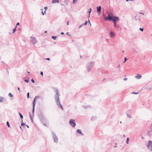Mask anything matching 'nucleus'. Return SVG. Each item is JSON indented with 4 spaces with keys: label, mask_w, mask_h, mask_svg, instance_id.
Segmentation results:
<instances>
[{
    "label": "nucleus",
    "mask_w": 152,
    "mask_h": 152,
    "mask_svg": "<svg viewBox=\"0 0 152 152\" xmlns=\"http://www.w3.org/2000/svg\"><path fill=\"white\" fill-rule=\"evenodd\" d=\"M119 19L118 17L114 16L111 14H108L107 17L104 18L105 20H113L114 23V26L115 27L116 26V22Z\"/></svg>",
    "instance_id": "1"
},
{
    "label": "nucleus",
    "mask_w": 152,
    "mask_h": 152,
    "mask_svg": "<svg viewBox=\"0 0 152 152\" xmlns=\"http://www.w3.org/2000/svg\"><path fill=\"white\" fill-rule=\"evenodd\" d=\"M55 91L56 93L55 96V99L56 101V104L59 107H60L62 110H63V108L62 107V105L61 104L60 102L59 98L60 94L58 93V90L57 89H55Z\"/></svg>",
    "instance_id": "2"
},
{
    "label": "nucleus",
    "mask_w": 152,
    "mask_h": 152,
    "mask_svg": "<svg viewBox=\"0 0 152 152\" xmlns=\"http://www.w3.org/2000/svg\"><path fill=\"white\" fill-rule=\"evenodd\" d=\"M94 64V62H91L87 64L86 67L88 72H89L91 70Z\"/></svg>",
    "instance_id": "3"
},
{
    "label": "nucleus",
    "mask_w": 152,
    "mask_h": 152,
    "mask_svg": "<svg viewBox=\"0 0 152 152\" xmlns=\"http://www.w3.org/2000/svg\"><path fill=\"white\" fill-rule=\"evenodd\" d=\"M147 147L149 151H152V141L150 140L148 141Z\"/></svg>",
    "instance_id": "4"
},
{
    "label": "nucleus",
    "mask_w": 152,
    "mask_h": 152,
    "mask_svg": "<svg viewBox=\"0 0 152 152\" xmlns=\"http://www.w3.org/2000/svg\"><path fill=\"white\" fill-rule=\"evenodd\" d=\"M69 124L70 125L73 127H75L76 126V124L75 123V120L72 119H71L69 120Z\"/></svg>",
    "instance_id": "5"
},
{
    "label": "nucleus",
    "mask_w": 152,
    "mask_h": 152,
    "mask_svg": "<svg viewBox=\"0 0 152 152\" xmlns=\"http://www.w3.org/2000/svg\"><path fill=\"white\" fill-rule=\"evenodd\" d=\"M52 136L54 142L57 143L58 141V138L56 136L55 134L53 132H52Z\"/></svg>",
    "instance_id": "6"
},
{
    "label": "nucleus",
    "mask_w": 152,
    "mask_h": 152,
    "mask_svg": "<svg viewBox=\"0 0 152 152\" xmlns=\"http://www.w3.org/2000/svg\"><path fill=\"white\" fill-rule=\"evenodd\" d=\"M31 39L30 41L33 44L35 45L37 42V40L36 38L34 37H31Z\"/></svg>",
    "instance_id": "7"
},
{
    "label": "nucleus",
    "mask_w": 152,
    "mask_h": 152,
    "mask_svg": "<svg viewBox=\"0 0 152 152\" xmlns=\"http://www.w3.org/2000/svg\"><path fill=\"white\" fill-rule=\"evenodd\" d=\"M142 77V76L139 74H137L136 76H135V78L137 79H140Z\"/></svg>",
    "instance_id": "8"
},
{
    "label": "nucleus",
    "mask_w": 152,
    "mask_h": 152,
    "mask_svg": "<svg viewBox=\"0 0 152 152\" xmlns=\"http://www.w3.org/2000/svg\"><path fill=\"white\" fill-rule=\"evenodd\" d=\"M101 6L97 7V11L98 12H100L101 11Z\"/></svg>",
    "instance_id": "9"
},
{
    "label": "nucleus",
    "mask_w": 152,
    "mask_h": 152,
    "mask_svg": "<svg viewBox=\"0 0 152 152\" xmlns=\"http://www.w3.org/2000/svg\"><path fill=\"white\" fill-rule=\"evenodd\" d=\"M51 3H59V0H53Z\"/></svg>",
    "instance_id": "10"
},
{
    "label": "nucleus",
    "mask_w": 152,
    "mask_h": 152,
    "mask_svg": "<svg viewBox=\"0 0 152 152\" xmlns=\"http://www.w3.org/2000/svg\"><path fill=\"white\" fill-rule=\"evenodd\" d=\"M110 34L111 37H113L115 36L114 34L112 31H110Z\"/></svg>",
    "instance_id": "11"
},
{
    "label": "nucleus",
    "mask_w": 152,
    "mask_h": 152,
    "mask_svg": "<svg viewBox=\"0 0 152 152\" xmlns=\"http://www.w3.org/2000/svg\"><path fill=\"white\" fill-rule=\"evenodd\" d=\"M77 132L78 133H80V134H82L83 135V134L81 132V130L80 129H77Z\"/></svg>",
    "instance_id": "12"
},
{
    "label": "nucleus",
    "mask_w": 152,
    "mask_h": 152,
    "mask_svg": "<svg viewBox=\"0 0 152 152\" xmlns=\"http://www.w3.org/2000/svg\"><path fill=\"white\" fill-rule=\"evenodd\" d=\"M37 99H35V98H34L33 100V106H35L36 104V101Z\"/></svg>",
    "instance_id": "13"
},
{
    "label": "nucleus",
    "mask_w": 152,
    "mask_h": 152,
    "mask_svg": "<svg viewBox=\"0 0 152 152\" xmlns=\"http://www.w3.org/2000/svg\"><path fill=\"white\" fill-rule=\"evenodd\" d=\"M91 9L90 8L89 9V10L88 12V13H89V15L88 17V18H89L90 17V13L91 12Z\"/></svg>",
    "instance_id": "14"
},
{
    "label": "nucleus",
    "mask_w": 152,
    "mask_h": 152,
    "mask_svg": "<svg viewBox=\"0 0 152 152\" xmlns=\"http://www.w3.org/2000/svg\"><path fill=\"white\" fill-rule=\"evenodd\" d=\"M96 116H93L91 118V120L96 119Z\"/></svg>",
    "instance_id": "15"
},
{
    "label": "nucleus",
    "mask_w": 152,
    "mask_h": 152,
    "mask_svg": "<svg viewBox=\"0 0 152 152\" xmlns=\"http://www.w3.org/2000/svg\"><path fill=\"white\" fill-rule=\"evenodd\" d=\"M19 114L20 116V118L22 119V118H23V116L20 113H19Z\"/></svg>",
    "instance_id": "16"
},
{
    "label": "nucleus",
    "mask_w": 152,
    "mask_h": 152,
    "mask_svg": "<svg viewBox=\"0 0 152 152\" xmlns=\"http://www.w3.org/2000/svg\"><path fill=\"white\" fill-rule=\"evenodd\" d=\"M3 100V97L0 96V102H2Z\"/></svg>",
    "instance_id": "17"
},
{
    "label": "nucleus",
    "mask_w": 152,
    "mask_h": 152,
    "mask_svg": "<svg viewBox=\"0 0 152 152\" xmlns=\"http://www.w3.org/2000/svg\"><path fill=\"white\" fill-rule=\"evenodd\" d=\"M137 16H135V20L137 21V20H138L139 21H140V19L139 18H138L137 19Z\"/></svg>",
    "instance_id": "18"
},
{
    "label": "nucleus",
    "mask_w": 152,
    "mask_h": 152,
    "mask_svg": "<svg viewBox=\"0 0 152 152\" xmlns=\"http://www.w3.org/2000/svg\"><path fill=\"white\" fill-rule=\"evenodd\" d=\"M56 38H57L56 36H52V38L54 40H55L56 39Z\"/></svg>",
    "instance_id": "19"
},
{
    "label": "nucleus",
    "mask_w": 152,
    "mask_h": 152,
    "mask_svg": "<svg viewBox=\"0 0 152 152\" xmlns=\"http://www.w3.org/2000/svg\"><path fill=\"white\" fill-rule=\"evenodd\" d=\"M8 95L10 97H13V95L10 93H9Z\"/></svg>",
    "instance_id": "20"
},
{
    "label": "nucleus",
    "mask_w": 152,
    "mask_h": 152,
    "mask_svg": "<svg viewBox=\"0 0 152 152\" xmlns=\"http://www.w3.org/2000/svg\"><path fill=\"white\" fill-rule=\"evenodd\" d=\"M16 31V27L13 28V33H14Z\"/></svg>",
    "instance_id": "21"
},
{
    "label": "nucleus",
    "mask_w": 152,
    "mask_h": 152,
    "mask_svg": "<svg viewBox=\"0 0 152 152\" xmlns=\"http://www.w3.org/2000/svg\"><path fill=\"white\" fill-rule=\"evenodd\" d=\"M129 138H127V139H126V143L127 144H128L129 143Z\"/></svg>",
    "instance_id": "22"
},
{
    "label": "nucleus",
    "mask_w": 152,
    "mask_h": 152,
    "mask_svg": "<svg viewBox=\"0 0 152 152\" xmlns=\"http://www.w3.org/2000/svg\"><path fill=\"white\" fill-rule=\"evenodd\" d=\"M77 0H73V3L74 4L76 3Z\"/></svg>",
    "instance_id": "23"
},
{
    "label": "nucleus",
    "mask_w": 152,
    "mask_h": 152,
    "mask_svg": "<svg viewBox=\"0 0 152 152\" xmlns=\"http://www.w3.org/2000/svg\"><path fill=\"white\" fill-rule=\"evenodd\" d=\"M127 117H128L129 118H132L131 116L130 115H129V114H127Z\"/></svg>",
    "instance_id": "24"
},
{
    "label": "nucleus",
    "mask_w": 152,
    "mask_h": 152,
    "mask_svg": "<svg viewBox=\"0 0 152 152\" xmlns=\"http://www.w3.org/2000/svg\"><path fill=\"white\" fill-rule=\"evenodd\" d=\"M87 23H88V21H86L85 22V23H84L83 24V25H87Z\"/></svg>",
    "instance_id": "25"
},
{
    "label": "nucleus",
    "mask_w": 152,
    "mask_h": 152,
    "mask_svg": "<svg viewBox=\"0 0 152 152\" xmlns=\"http://www.w3.org/2000/svg\"><path fill=\"white\" fill-rule=\"evenodd\" d=\"M7 125L8 127H10V125L8 121H7Z\"/></svg>",
    "instance_id": "26"
},
{
    "label": "nucleus",
    "mask_w": 152,
    "mask_h": 152,
    "mask_svg": "<svg viewBox=\"0 0 152 152\" xmlns=\"http://www.w3.org/2000/svg\"><path fill=\"white\" fill-rule=\"evenodd\" d=\"M34 107H35V106H33V110H32V113H34Z\"/></svg>",
    "instance_id": "27"
},
{
    "label": "nucleus",
    "mask_w": 152,
    "mask_h": 152,
    "mask_svg": "<svg viewBox=\"0 0 152 152\" xmlns=\"http://www.w3.org/2000/svg\"><path fill=\"white\" fill-rule=\"evenodd\" d=\"M139 29L140 31H142L144 30L143 28H140Z\"/></svg>",
    "instance_id": "28"
},
{
    "label": "nucleus",
    "mask_w": 152,
    "mask_h": 152,
    "mask_svg": "<svg viewBox=\"0 0 152 152\" xmlns=\"http://www.w3.org/2000/svg\"><path fill=\"white\" fill-rule=\"evenodd\" d=\"M138 93V92H132V94H137Z\"/></svg>",
    "instance_id": "29"
},
{
    "label": "nucleus",
    "mask_w": 152,
    "mask_h": 152,
    "mask_svg": "<svg viewBox=\"0 0 152 152\" xmlns=\"http://www.w3.org/2000/svg\"><path fill=\"white\" fill-rule=\"evenodd\" d=\"M126 60H127V58H126V57H125V58H124V61L123 62V63H125L126 62Z\"/></svg>",
    "instance_id": "30"
},
{
    "label": "nucleus",
    "mask_w": 152,
    "mask_h": 152,
    "mask_svg": "<svg viewBox=\"0 0 152 152\" xmlns=\"http://www.w3.org/2000/svg\"><path fill=\"white\" fill-rule=\"evenodd\" d=\"M25 125V123H23V122H22V123H21V126H23V125Z\"/></svg>",
    "instance_id": "31"
},
{
    "label": "nucleus",
    "mask_w": 152,
    "mask_h": 152,
    "mask_svg": "<svg viewBox=\"0 0 152 152\" xmlns=\"http://www.w3.org/2000/svg\"><path fill=\"white\" fill-rule=\"evenodd\" d=\"M39 96H36L34 98H35V99H38L39 98Z\"/></svg>",
    "instance_id": "32"
},
{
    "label": "nucleus",
    "mask_w": 152,
    "mask_h": 152,
    "mask_svg": "<svg viewBox=\"0 0 152 152\" xmlns=\"http://www.w3.org/2000/svg\"><path fill=\"white\" fill-rule=\"evenodd\" d=\"M29 115H30V119H32L33 118H32V116L31 115L30 113H29Z\"/></svg>",
    "instance_id": "33"
},
{
    "label": "nucleus",
    "mask_w": 152,
    "mask_h": 152,
    "mask_svg": "<svg viewBox=\"0 0 152 152\" xmlns=\"http://www.w3.org/2000/svg\"><path fill=\"white\" fill-rule=\"evenodd\" d=\"M83 25V24H82V25H80L79 26V28H81V27H82Z\"/></svg>",
    "instance_id": "34"
},
{
    "label": "nucleus",
    "mask_w": 152,
    "mask_h": 152,
    "mask_svg": "<svg viewBox=\"0 0 152 152\" xmlns=\"http://www.w3.org/2000/svg\"><path fill=\"white\" fill-rule=\"evenodd\" d=\"M29 92H28L27 93V98H29Z\"/></svg>",
    "instance_id": "35"
},
{
    "label": "nucleus",
    "mask_w": 152,
    "mask_h": 152,
    "mask_svg": "<svg viewBox=\"0 0 152 152\" xmlns=\"http://www.w3.org/2000/svg\"><path fill=\"white\" fill-rule=\"evenodd\" d=\"M44 9L45 10V11H46V10H47L48 9V7H44Z\"/></svg>",
    "instance_id": "36"
},
{
    "label": "nucleus",
    "mask_w": 152,
    "mask_h": 152,
    "mask_svg": "<svg viewBox=\"0 0 152 152\" xmlns=\"http://www.w3.org/2000/svg\"><path fill=\"white\" fill-rule=\"evenodd\" d=\"M31 81L33 83H34L35 82L34 80L33 79H31Z\"/></svg>",
    "instance_id": "37"
},
{
    "label": "nucleus",
    "mask_w": 152,
    "mask_h": 152,
    "mask_svg": "<svg viewBox=\"0 0 152 152\" xmlns=\"http://www.w3.org/2000/svg\"><path fill=\"white\" fill-rule=\"evenodd\" d=\"M25 81L27 83H28V81H29V80H25Z\"/></svg>",
    "instance_id": "38"
},
{
    "label": "nucleus",
    "mask_w": 152,
    "mask_h": 152,
    "mask_svg": "<svg viewBox=\"0 0 152 152\" xmlns=\"http://www.w3.org/2000/svg\"><path fill=\"white\" fill-rule=\"evenodd\" d=\"M45 13V11L44 12H43L42 11V14L43 15H44V14Z\"/></svg>",
    "instance_id": "39"
},
{
    "label": "nucleus",
    "mask_w": 152,
    "mask_h": 152,
    "mask_svg": "<svg viewBox=\"0 0 152 152\" xmlns=\"http://www.w3.org/2000/svg\"><path fill=\"white\" fill-rule=\"evenodd\" d=\"M40 74L42 75V76H43V73L42 72H41Z\"/></svg>",
    "instance_id": "40"
},
{
    "label": "nucleus",
    "mask_w": 152,
    "mask_h": 152,
    "mask_svg": "<svg viewBox=\"0 0 152 152\" xmlns=\"http://www.w3.org/2000/svg\"><path fill=\"white\" fill-rule=\"evenodd\" d=\"M83 107L85 109H86L88 107H86V106H83Z\"/></svg>",
    "instance_id": "41"
},
{
    "label": "nucleus",
    "mask_w": 152,
    "mask_h": 152,
    "mask_svg": "<svg viewBox=\"0 0 152 152\" xmlns=\"http://www.w3.org/2000/svg\"><path fill=\"white\" fill-rule=\"evenodd\" d=\"M18 90L19 91V92H20V88L19 87H18Z\"/></svg>",
    "instance_id": "42"
},
{
    "label": "nucleus",
    "mask_w": 152,
    "mask_h": 152,
    "mask_svg": "<svg viewBox=\"0 0 152 152\" xmlns=\"http://www.w3.org/2000/svg\"><path fill=\"white\" fill-rule=\"evenodd\" d=\"M19 25V23H18L17 24L16 26V27L18 25Z\"/></svg>",
    "instance_id": "43"
},
{
    "label": "nucleus",
    "mask_w": 152,
    "mask_h": 152,
    "mask_svg": "<svg viewBox=\"0 0 152 152\" xmlns=\"http://www.w3.org/2000/svg\"><path fill=\"white\" fill-rule=\"evenodd\" d=\"M127 78H125L124 79V80H127Z\"/></svg>",
    "instance_id": "44"
},
{
    "label": "nucleus",
    "mask_w": 152,
    "mask_h": 152,
    "mask_svg": "<svg viewBox=\"0 0 152 152\" xmlns=\"http://www.w3.org/2000/svg\"><path fill=\"white\" fill-rule=\"evenodd\" d=\"M139 13L140 14H142V15H144V14L143 13H142V12H139Z\"/></svg>",
    "instance_id": "45"
},
{
    "label": "nucleus",
    "mask_w": 152,
    "mask_h": 152,
    "mask_svg": "<svg viewBox=\"0 0 152 152\" xmlns=\"http://www.w3.org/2000/svg\"><path fill=\"white\" fill-rule=\"evenodd\" d=\"M45 60H50V58H46L45 59Z\"/></svg>",
    "instance_id": "46"
},
{
    "label": "nucleus",
    "mask_w": 152,
    "mask_h": 152,
    "mask_svg": "<svg viewBox=\"0 0 152 152\" xmlns=\"http://www.w3.org/2000/svg\"><path fill=\"white\" fill-rule=\"evenodd\" d=\"M67 25H68L69 24V21H67Z\"/></svg>",
    "instance_id": "47"
},
{
    "label": "nucleus",
    "mask_w": 152,
    "mask_h": 152,
    "mask_svg": "<svg viewBox=\"0 0 152 152\" xmlns=\"http://www.w3.org/2000/svg\"><path fill=\"white\" fill-rule=\"evenodd\" d=\"M66 34H67V35H69V36H71V35H70L69 34L68 32H67L66 33Z\"/></svg>",
    "instance_id": "48"
},
{
    "label": "nucleus",
    "mask_w": 152,
    "mask_h": 152,
    "mask_svg": "<svg viewBox=\"0 0 152 152\" xmlns=\"http://www.w3.org/2000/svg\"><path fill=\"white\" fill-rule=\"evenodd\" d=\"M61 34H62V35H63V34H64V32H61Z\"/></svg>",
    "instance_id": "49"
},
{
    "label": "nucleus",
    "mask_w": 152,
    "mask_h": 152,
    "mask_svg": "<svg viewBox=\"0 0 152 152\" xmlns=\"http://www.w3.org/2000/svg\"><path fill=\"white\" fill-rule=\"evenodd\" d=\"M43 125H44L45 126H47L46 125V124H43Z\"/></svg>",
    "instance_id": "50"
},
{
    "label": "nucleus",
    "mask_w": 152,
    "mask_h": 152,
    "mask_svg": "<svg viewBox=\"0 0 152 152\" xmlns=\"http://www.w3.org/2000/svg\"><path fill=\"white\" fill-rule=\"evenodd\" d=\"M31 121L32 122H33V118L32 119H31Z\"/></svg>",
    "instance_id": "51"
},
{
    "label": "nucleus",
    "mask_w": 152,
    "mask_h": 152,
    "mask_svg": "<svg viewBox=\"0 0 152 152\" xmlns=\"http://www.w3.org/2000/svg\"><path fill=\"white\" fill-rule=\"evenodd\" d=\"M88 22H89V23H90V26H91V23H90V21H89V19H88Z\"/></svg>",
    "instance_id": "52"
},
{
    "label": "nucleus",
    "mask_w": 152,
    "mask_h": 152,
    "mask_svg": "<svg viewBox=\"0 0 152 152\" xmlns=\"http://www.w3.org/2000/svg\"><path fill=\"white\" fill-rule=\"evenodd\" d=\"M26 126L28 127V128H29V126L27 125H26Z\"/></svg>",
    "instance_id": "53"
},
{
    "label": "nucleus",
    "mask_w": 152,
    "mask_h": 152,
    "mask_svg": "<svg viewBox=\"0 0 152 152\" xmlns=\"http://www.w3.org/2000/svg\"><path fill=\"white\" fill-rule=\"evenodd\" d=\"M130 1V0H126V1Z\"/></svg>",
    "instance_id": "54"
},
{
    "label": "nucleus",
    "mask_w": 152,
    "mask_h": 152,
    "mask_svg": "<svg viewBox=\"0 0 152 152\" xmlns=\"http://www.w3.org/2000/svg\"><path fill=\"white\" fill-rule=\"evenodd\" d=\"M142 139H144V137H142Z\"/></svg>",
    "instance_id": "55"
},
{
    "label": "nucleus",
    "mask_w": 152,
    "mask_h": 152,
    "mask_svg": "<svg viewBox=\"0 0 152 152\" xmlns=\"http://www.w3.org/2000/svg\"><path fill=\"white\" fill-rule=\"evenodd\" d=\"M47 32V31H45V33H46Z\"/></svg>",
    "instance_id": "56"
},
{
    "label": "nucleus",
    "mask_w": 152,
    "mask_h": 152,
    "mask_svg": "<svg viewBox=\"0 0 152 152\" xmlns=\"http://www.w3.org/2000/svg\"><path fill=\"white\" fill-rule=\"evenodd\" d=\"M125 135H124H124H123V136L124 137H125Z\"/></svg>",
    "instance_id": "57"
},
{
    "label": "nucleus",
    "mask_w": 152,
    "mask_h": 152,
    "mask_svg": "<svg viewBox=\"0 0 152 152\" xmlns=\"http://www.w3.org/2000/svg\"><path fill=\"white\" fill-rule=\"evenodd\" d=\"M28 73H30V72H28Z\"/></svg>",
    "instance_id": "58"
},
{
    "label": "nucleus",
    "mask_w": 152,
    "mask_h": 152,
    "mask_svg": "<svg viewBox=\"0 0 152 152\" xmlns=\"http://www.w3.org/2000/svg\"><path fill=\"white\" fill-rule=\"evenodd\" d=\"M80 58H82V56H80Z\"/></svg>",
    "instance_id": "59"
},
{
    "label": "nucleus",
    "mask_w": 152,
    "mask_h": 152,
    "mask_svg": "<svg viewBox=\"0 0 152 152\" xmlns=\"http://www.w3.org/2000/svg\"><path fill=\"white\" fill-rule=\"evenodd\" d=\"M20 129H22L20 126Z\"/></svg>",
    "instance_id": "60"
},
{
    "label": "nucleus",
    "mask_w": 152,
    "mask_h": 152,
    "mask_svg": "<svg viewBox=\"0 0 152 152\" xmlns=\"http://www.w3.org/2000/svg\"><path fill=\"white\" fill-rule=\"evenodd\" d=\"M151 125H152V124H151Z\"/></svg>",
    "instance_id": "61"
}]
</instances>
